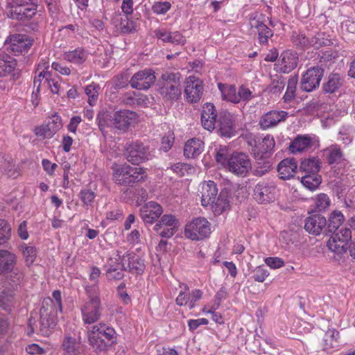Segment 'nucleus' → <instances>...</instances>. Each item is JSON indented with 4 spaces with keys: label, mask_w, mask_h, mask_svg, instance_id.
Instances as JSON below:
<instances>
[{
    "label": "nucleus",
    "mask_w": 355,
    "mask_h": 355,
    "mask_svg": "<svg viewBox=\"0 0 355 355\" xmlns=\"http://www.w3.org/2000/svg\"><path fill=\"white\" fill-rule=\"evenodd\" d=\"M215 153L216 162L237 176L245 177L252 169L251 159L245 153L234 152L229 154L227 146H219L215 148Z\"/></svg>",
    "instance_id": "obj_1"
},
{
    "label": "nucleus",
    "mask_w": 355,
    "mask_h": 355,
    "mask_svg": "<svg viewBox=\"0 0 355 355\" xmlns=\"http://www.w3.org/2000/svg\"><path fill=\"white\" fill-rule=\"evenodd\" d=\"M62 297L59 291H54L52 298L48 297L43 300L40 309V331L44 336H49L51 329H53L58 322V314L62 313Z\"/></svg>",
    "instance_id": "obj_2"
},
{
    "label": "nucleus",
    "mask_w": 355,
    "mask_h": 355,
    "mask_svg": "<svg viewBox=\"0 0 355 355\" xmlns=\"http://www.w3.org/2000/svg\"><path fill=\"white\" fill-rule=\"evenodd\" d=\"M87 336L89 344L98 351H103L107 346L116 343L115 330L105 323H98L88 329Z\"/></svg>",
    "instance_id": "obj_3"
},
{
    "label": "nucleus",
    "mask_w": 355,
    "mask_h": 355,
    "mask_svg": "<svg viewBox=\"0 0 355 355\" xmlns=\"http://www.w3.org/2000/svg\"><path fill=\"white\" fill-rule=\"evenodd\" d=\"M49 69V61L45 59L41 60L35 70L33 87L36 89V91H33V94H37L42 87L48 88L53 94L59 93L60 85L58 80L52 77Z\"/></svg>",
    "instance_id": "obj_4"
},
{
    "label": "nucleus",
    "mask_w": 355,
    "mask_h": 355,
    "mask_svg": "<svg viewBox=\"0 0 355 355\" xmlns=\"http://www.w3.org/2000/svg\"><path fill=\"white\" fill-rule=\"evenodd\" d=\"M158 92L166 100H178L181 96L180 75L178 73H164L157 83Z\"/></svg>",
    "instance_id": "obj_5"
},
{
    "label": "nucleus",
    "mask_w": 355,
    "mask_h": 355,
    "mask_svg": "<svg viewBox=\"0 0 355 355\" xmlns=\"http://www.w3.org/2000/svg\"><path fill=\"white\" fill-rule=\"evenodd\" d=\"M89 297L81 308L83 320L85 323L92 324L98 321L101 317V302L98 297V289L96 286L86 288Z\"/></svg>",
    "instance_id": "obj_6"
},
{
    "label": "nucleus",
    "mask_w": 355,
    "mask_h": 355,
    "mask_svg": "<svg viewBox=\"0 0 355 355\" xmlns=\"http://www.w3.org/2000/svg\"><path fill=\"white\" fill-rule=\"evenodd\" d=\"M211 229V223L206 218H196L185 225L184 236L193 241L202 240L210 235Z\"/></svg>",
    "instance_id": "obj_7"
},
{
    "label": "nucleus",
    "mask_w": 355,
    "mask_h": 355,
    "mask_svg": "<svg viewBox=\"0 0 355 355\" xmlns=\"http://www.w3.org/2000/svg\"><path fill=\"white\" fill-rule=\"evenodd\" d=\"M112 270H128L132 274H142L146 266L144 260L133 252H127L122 256L121 262L116 266L110 263Z\"/></svg>",
    "instance_id": "obj_8"
},
{
    "label": "nucleus",
    "mask_w": 355,
    "mask_h": 355,
    "mask_svg": "<svg viewBox=\"0 0 355 355\" xmlns=\"http://www.w3.org/2000/svg\"><path fill=\"white\" fill-rule=\"evenodd\" d=\"M137 114L127 110L116 112L113 116L107 120V126L125 132L129 126L135 121Z\"/></svg>",
    "instance_id": "obj_9"
},
{
    "label": "nucleus",
    "mask_w": 355,
    "mask_h": 355,
    "mask_svg": "<svg viewBox=\"0 0 355 355\" xmlns=\"http://www.w3.org/2000/svg\"><path fill=\"white\" fill-rule=\"evenodd\" d=\"M179 220L172 214H164L155 225L154 231L161 237L170 238L178 231Z\"/></svg>",
    "instance_id": "obj_10"
},
{
    "label": "nucleus",
    "mask_w": 355,
    "mask_h": 355,
    "mask_svg": "<svg viewBox=\"0 0 355 355\" xmlns=\"http://www.w3.org/2000/svg\"><path fill=\"white\" fill-rule=\"evenodd\" d=\"M203 91L204 85L200 78L190 76L185 79L184 93L187 102H198L202 96Z\"/></svg>",
    "instance_id": "obj_11"
},
{
    "label": "nucleus",
    "mask_w": 355,
    "mask_h": 355,
    "mask_svg": "<svg viewBox=\"0 0 355 355\" xmlns=\"http://www.w3.org/2000/svg\"><path fill=\"white\" fill-rule=\"evenodd\" d=\"M156 80L155 72L152 69H146L135 73L130 80L132 88L146 90L153 85Z\"/></svg>",
    "instance_id": "obj_12"
},
{
    "label": "nucleus",
    "mask_w": 355,
    "mask_h": 355,
    "mask_svg": "<svg viewBox=\"0 0 355 355\" xmlns=\"http://www.w3.org/2000/svg\"><path fill=\"white\" fill-rule=\"evenodd\" d=\"M181 288L178 297H176V304L179 306H188L191 310L196 306V302L201 299L202 292L199 289H193L189 291V287L185 284H180Z\"/></svg>",
    "instance_id": "obj_13"
},
{
    "label": "nucleus",
    "mask_w": 355,
    "mask_h": 355,
    "mask_svg": "<svg viewBox=\"0 0 355 355\" xmlns=\"http://www.w3.org/2000/svg\"><path fill=\"white\" fill-rule=\"evenodd\" d=\"M151 158L148 148L143 144L135 142L127 148V159L133 164H138Z\"/></svg>",
    "instance_id": "obj_14"
},
{
    "label": "nucleus",
    "mask_w": 355,
    "mask_h": 355,
    "mask_svg": "<svg viewBox=\"0 0 355 355\" xmlns=\"http://www.w3.org/2000/svg\"><path fill=\"white\" fill-rule=\"evenodd\" d=\"M323 76V70L320 67H311L303 74L301 80V88L306 92H311L319 87Z\"/></svg>",
    "instance_id": "obj_15"
},
{
    "label": "nucleus",
    "mask_w": 355,
    "mask_h": 355,
    "mask_svg": "<svg viewBox=\"0 0 355 355\" xmlns=\"http://www.w3.org/2000/svg\"><path fill=\"white\" fill-rule=\"evenodd\" d=\"M32 44V41L25 35H12L9 42L6 41L8 50L15 55L26 53Z\"/></svg>",
    "instance_id": "obj_16"
},
{
    "label": "nucleus",
    "mask_w": 355,
    "mask_h": 355,
    "mask_svg": "<svg viewBox=\"0 0 355 355\" xmlns=\"http://www.w3.org/2000/svg\"><path fill=\"white\" fill-rule=\"evenodd\" d=\"M163 213L162 206L156 202L150 201L142 206L140 216L145 224L152 225Z\"/></svg>",
    "instance_id": "obj_17"
},
{
    "label": "nucleus",
    "mask_w": 355,
    "mask_h": 355,
    "mask_svg": "<svg viewBox=\"0 0 355 355\" xmlns=\"http://www.w3.org/2000/svg\"><path fill=\"white\" fill-rule=\"evenodd\" d=\"M287 116L288 113L285 111H270L261 117L259 124L261 129L267 130L285 121Z\"/></svg>",
    "instance_id": "obj_18"
},
{
    "label": "nucleus",
    "mask_w": 355,
    "mask_h": 355,
    "mask_svg": "<svg viewBox=\"0 0 355 355\" xmlns=\"http://www.w3.org/2000/svg\"><path fill=\"white\" fill-rule=\"evenodd\" d=\"M217 113L212 103H206L202 107L201 114V123L205 129L213 130L217 123Z\"/></svg>",
    "instance_id": "obj_19"
},
{
    "label": "nucleus",
    "mask_w": 355,
    "mask_h": 355,
    "mask_svg": "<svg viewBox=\"0 0 355 355\" xmlns=\"http://www.w3.org/2000/svg\"><path fill=\"white\" fill-rule=\"evenodd\" d=\"M275 187L258 183L254 189L253 196L259 203H268L275 200Z\"/></svg>",
    "instance_id": "obj_20"
},
{
    "label": "nucleus",
    "mask_w": 355,
    "mask_h": 355,
    "mask_svg": "<svg viewBox=\"0 0 355 355\" xmlns=\"http://www.w3.org/2000/svg\"><path fill=\"white\" fill-rule=\"evenodd\" d=\"M297 61L298 57L297 53L287 50L281 54L278 60L277 67L283 73H289L297 67Z\"/></svg>",
    "instance_id": "obj_21"
},
{
    "label": "nucleus",
    "mask_w": 355,
    "mask_h": 355,
    "mask_svg": "<svg viewBox=\"0 0 355 355\" xmlns=\"http://www.w3.org/2000/svg\"><path fill=\"white\" fill-rule=\"evenodd\" d=\"M327 226L325 217L315 214L309 216L305 220L304 229L313 235H319Z\"/></svg>",
    "instance_id": "obj_22"
},
{
    "label": "nucleus",
    "mask_w": 355,
    "mask_h": 355,
    "mask_svg": "<svg viewBox=\"0 0 355 355\" xmlns=\"http://www.w3.org/2000/svg\"><path fill=\"white\" fill-rule=\"evenodd\" d=\"M201 193V203L203 207H207L214 202L218 193V189L214 182L209 180L204 182L200 186Z\"/></svg>",
    "instance_id": "obj_23"
},
{
    "label": "nucleus",
    "mask_w": 355,
    "mask_h": 355,
    "mask_svg": "<svg viewBox=\"0 0 355 355\" xmlns=\"http://www.w3.org/2000/svg\"><path fill=\"white\" fill-rule=\"evenodd\" d=\"M9 6L14 9L11 12L12 17H13L15 15L16 18L19 19L31 18L35 14L37 9L35 4L19 5L16 1L9 3Z\"/></svg>",
    "instance_id": "obj_24"
},
{
    "label": "nucleus",
    "mask_w": 355,
    "mask_h": 355,
    "mask_svg": "<svg viewBox=\"0 0 355 355\" xmlns=\"http://www.w3.org/2000/svg\"><path fill=\"white\" fill-rule=\"evenodd\" d=\"M62 125L61 119L59 117H55L47 124L37 127L35 129V132L37 136L51 138L62 128Z\"/></svg>",
    "instance_id": "obj_25"
},
{
    "label": "nucleus",
    "mask_w": 355,
    "mask_h": 355,
    "mask_svg": "<svg viewBox=\"0 0 355 355\" xmlns=\"http://www.w3.org/2000/svg\"><path fill=\"white\" fill-rule=\"evenodd\" d=\"M219 132L223 137H232L236 130L233 123V116L230 113H221L218 116Z\"/></svg>",
    "instance_id": "obj_26"
},
{
    "label": "nucleus",
    "mask_w": 355,
    "mask_h": 355,
    "mask_svg": "<svg viewBox=\"0 0 355 355\" xmlns=\"http://www.w3.org/2000/svg\"><path fill=\"white\" fill-rule=\"evenodd\" d=\"M313 138L308 135H298L289 146L292 153H297L307 150L313 146Z\"/></svg>",
    "instance_id": "obj_27"
},
{
    "label": "nucleus",
    "mask_w": 355,
    "mask_h": 355,
    "mask_svg": "<svg viewBox=\"0 0 355 355\" xmlns=\"http://www.w3.org/2000/svg\"><path fill=\"white\" fill-rule=\"evenodd\" d=\"M297 164L293 158H286L281 161L277 171L280 178L286 180L292 178L296 172Z\"/></svg>",
    "instance_id": "obj_28"
},
{
    "label": "nucleus",
    "mask_w": 355,
    "mask_h": 355,
    "mask_svg": "<svg viewBox=\"0 0 355 355\" xmlns=\"http://www.w3.org/2000/svg\"><path fill=\"white\" fill-rule=\"evenodd\" d=\"M204 142L197 138L188 140L184 148V155L187 158H196L204 150Z\"/></svg>",
    "instance_id": "obj_29"
},
{
    "label": "nucleus",
    "mask_w": 355,
    "mask_h": 355,
    "mask_svg": "<svg viewBox=\"0 0 355 355\" xmlns=\"http://www.w3.org/2000/svg\"><path fill=\"white\" fill-rule=\"evenodd\" d=\"M113 179L118 184H132L130 175L129 174V165L114 164L112 166Z\"/></svg>",
    "instance_id": "obj_30"
},
{
    "label": "nucleus",
    "mask_w": 355,
    "mask_h": 355,
    "mask_svg": "<svg viewBox=\"0 0 355 355\" xmlns=\"http://www.w3.org/2000/svg\"><path fill=\"white\" fill-rule=\"evenodd\" d=\"M252 28L257 30L261 44H267L268 39L273 35L272 31L259 19L253 18L250 21Z\"/></svg>",
    "instance_id": "obj_31"
},
{
    "label": "nucleus",
    "mask_w": 355,
    "mask_h": 355,
    "mask_svg": "<svg viewBox=\"0 0 355 355\" xmlns=\"http://www.w3.org/2000/svg\"><path fill=\"white\" fill-rule=\"evenodd\" d=\"M88 56L87 53L82 48H76L63 53V59L76 65L83 64Z\"/></svg>",
    "instance_id": "obj_32"
},
{
    "label": "nucleus",
    "mask_w": 355,
    "mask_h": 355,
    "mask_svg": "<svg viewBox=\"0 0 355 355\" xmlns=\"http://www.w3.org/2000/svg\"><path fill=\"white\" fill-rule=\"evenodd\" d=\"M17 62L14 58L0 51V77H4L12 72Z\"/></svg>",
    "instance_id": "obj_33"
},
{
    "label": "nucleus",
    "mask_w": 355,
    "mask_h": 355,
    "mask_svg": "<svg viewBox=\"0 0 355 355\" xmlns=\"http://www.w3.org/2000/svg\"><path fill=\"white\" fill-rule=\"evenodd\" d=\"M16 262L15 255L4 250H0V272L11 271Z\"/></svg>",
    "instance_id": "obj_34"
},
{
    "label": "nucleus",
    "mask_w": 355,
    "mask_h": 355,
    "mask_svg": "<svg viewBox=\"0 0 355 355\" xmlns=\"http://www.w3.org/2000/svg\"><path fill=\"white\" fill-rule=\"evenodd\" d=\"M218 87L223 100L233 103H238L239 98L236 88L234 85L218 83Z\"/></svg>",
    "instance_id": "obj_35"
},
{
    "label": "nucleus",
    "mask_w": 355,
    "mask_h": 355,
    "mask_svg": "<svg viewBox=\"0 0 355 355\" xmlns=\"http://www.w3.org/2000/svg\"><path fill=\"white\" fill-rule=\"evenodd\" d=\"M323 155L329 164L338 163L343 157V153L340 147L336 144L331 145L324 149Z\"/></svg>",
    "instance_id": "obj_36"
},
{
    "label": "nucleus",
    "mask_w": 355,
    "mask_h": 355,
    "mask_svg": "<svg viewBox=\"0 0 355 355\" xmlns=\"http://www.w3.org/2000/svg\"><path fill=\"white\" fill-rule=\"evenodd\" d=\"M321 168V162L316 157H311L303 160L300 164V169L306 174L318 175V173Z\"/></svg>",
    "instance_id": "obj_37"
},
{
    "label": "nucleus",
    "mask_w": 355,
    "mask_h": 355,
    "mask_svg": "<svg viewBox=\"0 0 355 355\" xmlns=\"http://www.w3.org/2000/svg\"><path fill=\"white\" fill-rule=\"evenodd\" d=\"M212 211L216 215L221 214L224 211L227 210L230 207V202L225 193H220L218 197L211 203Z\"/></svg>",
    "instance_id": "obj_38"
},
{
    "label": "nucleus",
    "mask_w": 355,
    "mask_h": 355,
    "mask_svg": "<svg viewBox=\"0 0 355 355\" xmlns=\"http://www.w3.org/2000/svg\"><path fill=\"white\" fill-rule=\"evenodd\" d=\"M343 242V241H340L338 234H333L327 242V247L331 251L338 254H343L346 252L347 249Z\"/></svg>",
    "instance_id": "obj_39"
},
{
    "label": "nucleus",
    "mask_w": 355,
    "mask_h": 355,
    "mask_svg": "<svg viewBox=\"0 0 355 355\" xmlns=\"http://www.w3.org/2000/svg\"><path fill=\"white\" fill-rule=\"evenodd\" d=\"M62 347L68 355H75L80 348V343L75 337L67 334L64 336Z\"/></svg>",
    "instance_id": "obj_40"
},
{
    "label": "nucleus",
    "mask_w": 355,
    "mask_h": 355,
    "mask_svg": "<svg viewBox=\"0 0 355 355\" xmlns=\"http://www.w3.org/2000/svg\"><path fill=\"white\" fill-rule=\"evenodd\" d=\"M275 146V140L272 136L268 135L264 137L261 142L257 146L258 153L263 157L268 153H271Z\"/></svg>",
    "instance_id": "obj_41"
},
{
    "label": "nucleus",
    "mask_w": 355,
    "mask_h": 355,
    "mask_svg": "<svg viewBox=\"0 0 355 355\" xmlns=\"http://www.w3.org/2000/svg\"><path fill=\"white\" fill-rule=\"evenodd\" d=\"M322 178L319 175L306 174L301 179L302 184L309 190L314 191L320 184Z\"/></svg>",
    "instance_id": "obj_42"
},
{
    "label": "nucleus",
    "mask_w": 355,
    "mask_h": 355,
    "mask_svg": "<svg viewBox=\"0 0 355 355\" xmlns=\"http://www.w3.org/2000/svg\"><path fill=\"white\" fill-rule=\"evenodd\" d=\"M342 79L338 73H333L329 76L328 81L324 85V90L327 93H334L342 85Z\"/></svg>",
    "instance_id": "obj_43"
},
{
    "label": "nucleus",
    "mask_w": 355,
    "mask_h": 355,
    "mask_svg": "<svg viewBox=\"0 0 355 355\" xmlns=\"http://www.w3.org/2000/svg\"><path fill=\"white\" fill-rule=\"evenodd\" d=\"M345 220L343 214L341 211L335 210L333 211L329 217L328 229L329 232L335 231L343 223Z\"/></svg>",
    "instance_id": "obj_44"
},
{
    "label": "nucleus",
    "mask_w": 355,
    "mask_h": 355,
    "mask_svg": "<svg viewBox=\"0 0 355 355\" xmlns=\"http://www.w3.org/2000/svg\"><path fill=\"white\" fill-rule=\"evenodd\" d=\"M297 81V77L295 76H291L290 78L288 79L286 91L283 97L284 102H290L294 98Z\"/></svg>",
    "instance_id": "obj_45"
},
{
    "label": "nucleus",
    "mask_w": 355,
    "mask_h": 355,
    "mask_svg": "<svg viewBox=\"0 0 355 355\" xmlns=\"http://www.w3.org/2000/svg\"><path fill=\"white\" fill-rule=\"evenodd\" d=\"M99 89L100 87L94 83L85 87V92L88 97V103L91 106L94 105L97 102Z\"/></svg>",
    "instance_id": "obj_46"
},
{
    "label": "nucleus",
    "mask_w": 355,
    "mask_h": 355,
    "mask_svg": "<svg viewBox=\"0 0 355 355\" xmlns=\"http://www.w3.org/2000/svg\"><path fill=\"white\" fill-rule=\"evenodd\" d=\"M316 211H322L327 209L330 205V200L325 193H320L313 199Z\"/></svg>",
    "instance_id": "obj_47"
},
{
    "label": "nucleus",
    "mask_w": 355,
    "mask_h": 355,
    "mask_svg": "<svg viewBox=\"0 0 355 355\" xmlns=\"http://www.w3.org/2000/svg\"><path fill=\"white\" fill-rule=\"evenodd\" d=\"M285 85V78L282 76H277L268 85V90L273 94H279L284 89Z\"/></svg>",
    "instance_id": "obj_48"
},
{
    "label": "nucleus",
    "mask_w": 355,
    "mask_h": 355,
    "mask_svg": "<svg viewBox=\"0 0 355 355\" xmlns=\"http://www.w3.org/2000/svg\"><path fill=\"white\" fill-rule=\"evenodd\" d=\"M11 228L3 219H0V245L6 243L10 238Z\"/></svg>",
    "instance_id": "obj_49"
},
{
    "label": "nucleus",
    "mask_w": 355,
    "mask_h": 355,
    "mask_svg": "<svg viewBox=\"0 0 355 355\" xmlns=\"http://www.w3.org/2000/svg\"><path fill=\"white\" fill-rule=\"evenodd\" d=\"M129 170L132 183L143 180L146 176V171L143 168L129 166Z\"/></svg>",
    "instance_id": "obj_50"
},
{
    "label": "nucleus",
    "mask_w": 355,
    "mask_h": 355,
    "mask_svg": "<svg viewBox=\"0 0 355 355\" xmlns=\"http://www.w3.org/2000/svg\"><path fill=\"white\" fill-rule=\"evenodd\" d=\"M96 197V193L90 189H83L79 193V198L85 206L91 205Z\"/></svg>",
    "instance_id": "obj_51"
},
{
    "label": "nucleus",
    "mask_w": 355,
    "mask_h": 355,
    "mask_svg": "<svg viewBox=\"0 0 355 355\" xmlns=\"http://www.w3.org/2000/svg\"><path fill=\"white\" fill-rule=\"evenodd\" d=\"M13 292L3 291L0 296V306L4 310H9L12 303Z\"/></svg>",
    "instance_id": "obj_52"
},
{
    "label": "nucleus",
    "mask_w": 355,
    "mask_h": 355,
    "mask_svg": "<svg viewBox=\"0 0 355 355\" xmlns=\"http://www.w3.org/2000/svg\"><path fill=\"white\" fill-rule=\"evenodd\" d=\"M22 253L28 266L34 262L37 254L35 248L33 246H24L23 247Z\"/></svg>",
    "instance_id": "obj_53"
},
{
    "label": "nucleus",
    "mask_w": 355,
    "mask_h": 355,
    "mask_svg": "<svg viewBox=\"0 0 355 355\" xmlns=\"http://www.w3.org/2000/svg\"><path fill=\"white\" fill-rule=\"evenodd\" d=\"M171 5L168 1H156L152 6V10L157 15H164L171 8Z\"/></svg>",
    "instance_id": "obj_54"
},
{
    "label": "nucleus",
    "mask_w": 355,
    "mask_h": 355,
    "mask_svg": "<svg viewBox=\"0 0 355 355\" xmlns=\"http://www.w3.org/2000/svg\"><path fill=\"white\" fill-rule=\"evenodd\" d=\"M309 44L315 49H319L324 45L329 44V41L324 38V33H318L311 38Z\"/></svg>",
    "instance_id": "obj_55"
},
{
    "label": "nucleus",
    "mask_w": 355,
    "mask_h": 355,
    "mask_svg": "<svg viewBox=\"0 0 355 355\" xmlns=\"http://www.w3.org/2000/svg\"><path fill=\"white\" fill-rule=\"evenodd\" d=\"M269 272L264 266L257 267L254 270V279L258 282H263L268 277Z\"/></svg>",
    "instance_id": "obj_56"
},
{
    "label": "nucleus",
    "mask_w": 355,
    "mask_h": 355,
    "mask_svg": "<svg viewBox=\"0 0 355 355\" xmlns=\"http://www.w3.org/2000/svg\"><path fill=\"white\" fill-rule=\"evenodd\" d=\"M265 263L272 269H277L284 266L282 259L277 257H270L265 259Z\"/></svg>",
    "instance_id": "obj_57"
},
{
    "label": "nucleus",
    "mask_w": 355,
    "mask_h": 355,
    "mask_svg": "<svg viewBox=\"0 0 355 355\" xmlns=\"http://www.w3.org/2000/svg\"><path fill=\"white\" fill-rule=\"evenodd\" d=\"M334 234H338V236L340 237V241H343L344 244L347 247V244L352 239V232L349 228H341L338 232L335 233Z\"/></svg>",
    "instance_id": "obj_58"
},
{
    "label": "nucleus",
    "mask_w": 355,
    "mask_h": 355,
    "mask_svg": "<svg viewBox=\"0 0 355 355\" xmlns=\"http://www.w3.org/2000/svg\"><path fill=\"white\" fill-rule=\"evenodd\" d=\"M239 98V103L242 101H249L252 98V92L248 87L242 85L239 87L237 92Z\"/></svg>",
    "instance_id": "obj_59"
},
{
    "label": "nucleus",
    "mask_w": 355,
    "mask_h": 355,
    "mask_svg": "<svg viewBox=\"0 0 355 355\" xmlns=\"http://www.w3.org/2000/svg\"><path fill=\"white\" fill-rule=\"evenodd\" d=\"M51 67L55 71H56L59 72L60 74L64 75V76H69L71 72L70 67L63 65L57 62H53L51 64Z\"/></svg>",
    "instance_id": "obj_60"
},
{
    "label": "nucleus",
    "mask_w": 355,
    "mask_h": 355,
    "mask_svg": "<svg viewBox=\"0 0 355 355\" xmlns=\"http://www.w3.org/2000/svg\"><path fill=\"white\" fill-rule=\"evenodd\" d=\"M185 38L179 32L171 33L169 42L174 44L183 45L185 44Z\"/></svg>",
    "instance_id": "obj_61"
},
{
    "label": "nucleus",
    "mask_w": 355,
    "mask_h": 355,
    "mask_svg": "<svg viewBox=\"0 0 355 355\" xmlns=\"http://www.w3.org/2000/svg\"><path fill=\"white\" fill-rule=\"evenodd\" d=\"M173 142H174V137H173L172 135L165 136L162 138V144H161V148L164 151L167 152L172 147Z\"/></svg>",
    "instance_id": "obj_62"
},
{
    "label": "nucleus",
    "mask_w": 355,
    "mask_h": 355,
    "mask_svg": "<svg viewBox=\"0 0 355 355\" xmlns=\"http://www.w3.org/2000/svg\"><path fill=\"white\" fill-rule=\"evenodd\" d=\"M171 169L180 176H183L185 175L186 172H189V170H192V168H188L187 164L181 163L173 165Z\"/></svg>",
    "instance_id": "obj_63"
},
{
    "label": "nucleus",
    "mask_w": 355,
    "mask_h": 355,
    "mask_svg": "<svg viewBox=\"0 0 355 355\" xmlns=\"http://www.w3.org/2000/svg\"><path fill=\"white\" fill-rule=\"evenodd\" d=\"M82 121V119L79 116H73L71 118L70 122L67 125V129L69 132L75 133L77 130L78 125Z\"/></svg>",
    "instance_id": "obj_64"
}]
</instances>
